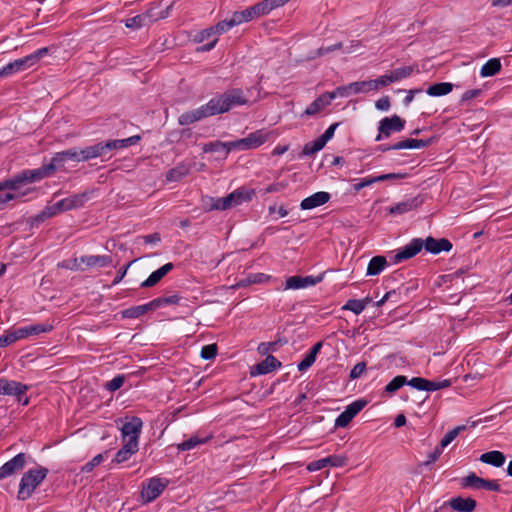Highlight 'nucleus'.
Instances as JSON below:
<instances>
[{
    "mask_svg": "<svg viewBox=\"0 0 512 512\" xmlns=\"http://www.w3.org/2000/svg\"><path fill=\"white\" fill-rule=\"evenodd\" d=\"M157 303H153L152 301L138 306H133L130 308H127L121 312V316L124 319H136L140 316L146 314L149 311L155 310V305Z\"/></svg>",
    "mask_w": 512,
    "mask_h": 512,
    "instance_id": "obj_27",
    "label": "nucleus"
},
{
    "mask_svg": "<svg viewBox=\"0 0 512 512\" xmlns=\"http://www.w3.org/2000/svg\"><path fill=\"white\" fill-rule=\"evenodd\" d=\"M139 140L140 136L135 135L125 139H113L108 140L106 142H98L94 145H91L93 157H102L112 150L127 148L129 146L137 144Z\"/></svg>",
    "mask_w": 512,
    "mask_h": 512,
    "instance_id": "obj_4",
    "label": "nucleus"
},
{
    "mask_svg": "<svg viewBox=\"0 0 512 512\" xmlns=\"http://www.w3.org/2000/svg\"><path fill=\"white\" fill-rule=\"evenodd\" d=\"M334 100L332 92H326L317 97L304 111L303 115L313 116L321 112Z\"/></svg>",
    "mask_w": 512,
    "mask_h": 512,
    "instance_id": "obj_19",
    "label": "nucleus"
},
{
    "mask_svg": "<svg viewBox=\"0 0 512 512\" xmlns=\"http://www.w3.org/2000/svg\"><path fill=\"white\" fill-rule=\"evenodd\" d=\"M371 302V298L366 297L362 300L349 299L346 304L342 307L343 310L352 311L354 314L359 315L364 311L366 306Z\"/></svg>",
    "mask_w": 512,
    "mask_h": 512,
    "instance_id": "obj_37",
    "label": "nucleus"
},
{
    "mask_svg": "<svg viewBox=\"0 0 512 512\" xmlns=\"http://www.w3.org/2000/svg\"><path fill=\"white\" fill-rule=\"evenodd\" d=\"M201 357L205 360L214 359L217 355V346L216 344L205 345L201 349L200 353Z\"/></svg>",
    "mask_w": 512,
    "mask_h": 512,
    "instance_id": "obj_52",
    "label": "nucleus"
},
{
    "mask_svg": "<svg viewBox=\"0 0 512 512\" xmlns=\"http://www.w3.org/2000/svg\"><path fill=\"white\" fill-rule=\"evenodd\" d=\"M322 280H323L322 275H319L316 277H314V276L302 277V276L295 275V276L288 277L286 279L285 289H293V290L303 289V288H307L310 286H314V285L320 283Z\"/></svg>",
    "mask_w": 512,
    "mask_h": 512,
    "instance_id": "obj_14",
    "label": "nucleus"
},
{
    "mask_svg": "<svg viewBox=\"0 0 512 512\" xmlns=\"http://www.w3.org/2000/svg\"><path fill=\"white\" fill-rule=\"evenodd\" d=\"M232 141L230 142H221V141H213L204 144L203 151L205 153H221L224 158L232 151L235 150V147H232Z\"/></svg>",
    "mask_w": 512,
    "mask_h": 512,
    "instance_id": "obj_29",
    "label": "nucleus"
},
{
    "mask_svg": "<svg viewBox=\"0 0 512 512\" xmlns=\"http://www.w3.org/2000/svg\"><path fill=\"white\" fill-rule=\"evenodd\" d=\"M174 268L173 263H166L156 271L152 272L149 277L141 283L142 288L155 286L161 279L166 276Z\"/></svg>",
    "mask_w": 512,
    "mask_h": 512,
    "instance_id": "obj_25",
    "label": "nucleus"
},
{
    "mask_svg": "<svg viewBox=\"0 0 512 512\" xmlns=\"http://www.w3.org/2000/svg\"><path fill=\"white\" fill-rule=\"evenodd\" d=\"M143 422L139 417L126 418V422L121 427V434L124 442L135 443L139 445V436L142 430Z\"/></svg>",
    "mask_w": 512,
    "mask_h": 512,
    "instance_id": "obj_6",
    "label": "nucleus"
},
{
    "mask_svg": "<svg viewBox=\"0 0 512 512\" xmlns=\"http://www.w3.org/2000/svg\"><path fill=\"white\" fill-rule=\"evenodd\" d=\"M367 405V401L358 399L350 403L346 409L336 418V427H346L351 420Z\"/></svg>",
    "mask_w": 512,
    "mask_h": 512,
    "instance_id": "obj_11",
    "label": "nucleus"
},
{
    "mask_svg": "<svg viewBox=\"0 0 512 512\" xmlns=\"http://www.w3.org/2000/svg\"><path fill=\"white\" fill-rule=\"evenodd\" d=\"M29 389L30 386L21 382L0 378V394L15 396L17 401H21V396H24Z\"/></svg>",
    "mask_w": 512,
    "mask_h": 512,
    "instance_id": "obj_10",
    "label": "nucleus"
},
{
    "mask_svg": "<svg viewBox=\"0 0 512 512\" xmlns=\"http://www.w3.org/2000/svg\"><path fill=\"white\" fill-rule=\"evenodd\" d=\"M462 486L464 488H473L476 490L485 489L496 492L501 490L500 485L496 480H487L477 476L475 473H470L462 478Z\"/></svg>",
    "mask_w": 512,
    "mask_h": 512,
    "instance_id": "obj_8",
    "label": "nucleus"
},
{
    "mask_svg": "<svg viewBox=\"0 0 512 512\" xmlns=\"http://www.w3.org/2000/svg\"><path fill=\"white\" fill-rule=\"evenodd\" d=\"M139 449V445L130 442H124L123 447L116 453L113 459L114 463L120 464L126 462L130 457L135 454Z\"/></svg>",
    "mask_w": 512,
    "mask_h": 512,
    "instance_id": "obj_31",
    "label": "nucleus"
},
{
    "mask_svg": "<svg viewBox=\"0 0 512 512\" xmlns=\"http://www.w3.org/2000/svg\"><path fill=\"white\" fill-rule=\"evenodd\" d=\"M466 429L465 425H460L452 430L448 431L442 440L440 441V446L442 449L448 446L458 435L460 432L464 431Z\"/></svg>",
    "mask_w": 512,
    "mask_h": 512,
    "instance_id": "obj_45",
    "label": "nucleus"
},
{
    "mask_svg": "<svg viewBox=\"0 0 512 512\" xmlns=\"http://www.w3.org/2000/svg\"><path fill=\"white\" fill-rule=\"evenodd\" d=\"M268 139V134L263 130H257L250 133L247 137L232 141V147L235 150H249L254 149L264 144Z\"/></svg>",
    "mask_w": 512,
    "mask_h": 512,
    "instance_id": "obj_7",
    "label": "nucleus"
},
{
    "mask_svg": "<svg viewBox=\"0 0 512 512\" xmlns=\"http://www.w3.org/2000/svg\"><path fill=\"white\" fill-rule=\"evenodd\" d=\"M415 66H403L396 68L390 72V82H397L404 78L409 77L416 69Z\"/></svg>",
    "mask_w": 512,
    "mask_h": 512,
    "instance_id": "obj_40",
    "label": "nucleus"
},
{
    "mask_svg": "<svg viewBox=\"0 0 512 512\" xmlns=\"http://www.w3.org/2000/svg\"><path fill=\"white\" fill-rule=\"evenodd\" d=\"M15 342V337L11 330L5 332L4 335L0 336V347H7Z\"/></svg>",
    "mask_w": 512,
    "mask_h": 512,
    "instance_id": "obj_63",
    "label": "nucleus"
},
{
    "mask_svg": "<svg viewBox=\"0 0 512 512\" xmlns=\"http://www.w3.org/2000/svg\"><path fill=\"white\" fill-rule=\"evenodd\" d=\"M156 18L152 15L150 11H147L143 14L136 15L132 18H128L125 20V26L129 29L137 30L144 26L149 25L153 21H155Z\"/></svg>",
    "mask_w": 512,
    "mask_h": 512,
    "instance_id": "obj_26",
    "label": "nucleus"
},
{
    "mask_svg": "<svg viewBox=\"0 0 512 512\" xmlns=\"http://www.w3.org/2000/svg\"><path fill=\"white\" fill-rule=\"evenodd\" d=\"M453 84L450 82H441L430 85L427 94L433 97H439L449 94L453 90Z\"/></svg>",
    "mask_w": 512,
    "mask_h": 512,
    "instance_id": "obj_36",
    "label": "nucleus"
},
{
    "mask_svg": "<svg viewBox=\"0 0 512 512\" xmlns=\"http://www.w3.org/2000/svg\"><path fill=\"white\" fill-rule=\"evenodd\" d=\"M235 24L230 18L229 20H223L218 22L216 25L211 26L215 35L223 34L227 31H229L232 27H234Z\"/></svg>",
    "mask_w": 512,
    "mask_h": 512,
    "instance_id": "obj_49",
    "label": "nucleus"
},
{
    "mask_svg": "<svg viewBox=\"0 0 512 512\" xmlns=\"http://www.w3.org/2000/svg\"><path fill=\"white\" fill-rule=\"evenodd\" d=\"M211 36H215V34H214L212 27H209L207 29L199 31L195 35L194 41L197 43H201V42L205 41L206 39L210 38Z\"/></svg>",
    "mask_w": 512,
    "mask_h": 512,
    "instance_id": "obj_58",
    "label": "nucleus"
},
{
    "mask_svg": "<svg viewBox=\"0 0 512 512\" xmlns=\"http://www.w3.org/2000/svg\"><path fill=\"white\" fill-rule=\"evenodd\" d=\"M423 244L424 242L420 238L412 239L404 247L397 250L396 254L394 255L393 262L397 264L414 257L422 250Z\"/></svg>",
    "mask_w": 512,
    "mask_h": 512,
    "instance_id": "obj_12",
    "label": "nucleus"
},
{
    "mask_svg": "<svg viewBox=\"0 0 512 512\" xmlns=\"http://www.w3.org/2000/svg\"><path fill=\"white\" fill-rule=\"evenodd\" d=\"M255 192L253 189L239 188L228 194L231 198L232 207L238 206L244 202L251 201Z\"/></svg>",
    "mask_w": 512,
    "mask_h": 512,
    "instance_id": "obj_32",
    "label": "nucleus"
},
{
    "mask_svg": "<svg viewBox=\"0 0 512 512\" xmlns=\"http://www.w3.org/2000/svg\"><path fill=\"white\" fill-rule=\"evenodd\" d=\"M62 211H63L62 209L58 208V206H57V202H56L54 205L46 207V208L41 212V214L39 215V217H40L41 219H44V218H50V217H52V216H54V215H56L57 213L62 212Z\"/></svg>",
    "mask_w": 512,
    "mask_h": 512,
    "instance_id": "obj_59",
    "label": "nucleus"
},
{
    "mask_svg": "<svg viewBox=\"0 0 512 512\" xmlns=\"http://www.w3.org/2000/svg\"><path fill=\"white\" fill-rule=\"evenodd\" d=\"M348 457L345 455H330L328 457L312 461L308 464L309 471H318L327 466L330 467H343L346 465Z\"/></svg>",
    "mask_w": 512,
    "mask_h": 512,
    "instance_id": "obj_13",
    "label": "nucleus"
},
{
    "mask_svg": "<svg viewBox=\"0 0 512 512\" xmlns=\"http://www.w3.org/2000/svg\"><path fill=\"white\" fill-rule=\"evenodd\" d=\"M79 258H73L64 260L61 263L58 264V267L65 268L68 270H78L79 269Z\"/></svg>",
    "mask_w": 512,
    "mask_h": 512,
    "instance_id": "obj_60",
    "label": "nucleus"
},
{
    "mask_svg": "<svg viewBox=\"0 0 512 512\" xmlns=\"http://www.w3.org/2000/svg\"><path fill=\"white\" fill-rule=\"evenodd\" d=\"M370 85L371 84H367V81L352 82L348 85H343V86L337 87L334 91H332V94H334V99L336 97H345L346 98L353 94L368 92L369 91L368 86H370Z\"/></svg>",
    "mask_w": 512,
    "mask_h": 512,
    "instance_id": "obj_16",
    "label": "nucleus"
},
{
    "mask_svg": "<svg viewBox=\"0 0 512 512\" xmlns=\"http://www.w3.org/2000/svg\"><path fill=\"white\" fill-rule=\"evenodd\" d=\"M79 162L94 159L91 146L78 149Z\"/></svg>",
    "mask_w": 512,
    "mask_h": 512,
    "instance_id": "obj_62",
    "label": "nucleus"
},
{
    "mask_svg": "<svg viewBox=\"0 0 512 512\" xmlns=\"http://www.w3.org/2000/svg\"><path fill=\"white\" fill-rule=\"evenodd\" d=\"M479 460L494 467H501L504 465L506 457L501 451L493 450L483 453Z\"/></svg>",
    "mask_w": 512,
    "mask_h": 512,
    "instance_id": "obj_34",
    "label": "nucleus"
},
{
    "mask_svg": "<svg viewBox=\"0 0 512 512\" xmlns=\"http://www.w3.org/2000/svg\"><path fill=\"white\" fill-rule=\"evenodd\" d=\"M365 370H366V363L359 362L351 369L349 377L351 379H357L360 376H362V374L365 372Z\"/></svg>",
    "mask_w": 512,
    "mask_h": 512,
    "instance_id": "obj_57",
    "label": "nucleus"
},
{
    "mask_svg": "<svg viewBox=\"0 0 512 512\" xmlns=\"http://www.w3.org/2000/svg\"><path fill=\"white\" fill-rule=\"evenodd\" d=\"M407 384L417 390L425 391L426 379L422 377H413L411 380L407 382Z\"/></svg>",
    "mask_w": 512,
    "mask_h": 512,
    "instance_id": "obj_61",
    "label": "nucleus"
},
{
    "mask_svg": "<svg viewBox=\"0 0 512 512\" xmlns=\"http://www.w3.org/2000/svg\"><path fill=\"white\" fill-rule=\"evenodd\" d=\"M180 299H181L180 296L175 294V295H171V296H167V297H160V298L153 299L152 302L157 303L155 305V310H156L163 305L178 304Z\"/></svg>",
    "mask_w": 512,
    "mask_h": 512,
    "instance_id": "obj_48",
    "label": "nucleus"
},
{
    "mask_svg": "<svg viewBox=\"0 0 512 512\" xmlns=\"http://www.w3.org/2000/svg\"><path fill=\"white\" fill-rule=\"evenodd\" d=\"M231 198L232 197H229L228 195L217 199L211 198L210 200L212 204L210 206V210H226L232 208Z\"/></svg>",
    "mask_w": 512,
    "mask_h": 512,
    "instance_id": "obj_46",
    "label": "nucleus"
},
{
    "mask_svg": "<svg viewBox=\"0 0 512 512\" xmlns=\"http://www.w3.org/2000/svg\"><path fill=\"white\" fill-rule=\"evenodd\" d=\"M421 196L412 197L389 207L388 211L392 215H401L413 211L423 204Z\"/></svg>",
    "mask_w": 512,
    "mask_h": 512,
    "instance_id": "obj_17",
    "label": "nucleus"
},
{
    "mask_svg": "<svg viewBox=\"0 0 512 512\" xmlns=\"http://www.w3.org/2000/svg\"><path fill=\"white\" fill-rule=\"evenodd\" d=\"M27 331V338L30 336L39 335L41 333L50 332L53 329V326L49 323H37L31 324L28 326H24Z\"/></svg>",
    "mask_w": 512,
    "mask_h": 512,
    "instance_id": "obj_42",
    "label": "nucleus"
},
{
    "mask_svg": "<svg viewBox=\"0 0 512 512\" xmlns=\"http://www.w3.org/2000/svg\"><path fill=\"white\" fill-rule=\"evenodd\" d=\"M168 481L161 478L153 477L149 480L147 485L143 486L141 497L144 502H151L158 498L160 494L167 487Z\"/></svg>",
    "mask_w": 512,
    "mask_h": 512,
    "instance_id": "obj_9",
    "label": "nucleus"
},
{
    "mask_svg": "<svg viewBox=\"0 0 512 512\" xmlns=\"http://www.w3.org/2000/svg\"><path fill=\"white\" fill-rule=\"evenodd\" d=\"M17 72L18 71L16 70V65L14 64V62H9L7 65L3 66L0 69V78L10 76Z\"/></svg>",
    "mask_w": 512,
    "mask_h": 512,
    "instance_id": "obj_64",
    "label": "nucleus"
},
{
    "mask_svg": "<svg viewBox=\"0 0 512 512\" xmlns=\"http://www.w3.org/2000/svg\"><path fill=\"white\" fill-rule=\"evenodd\" d=\"M79 260L88 268L106 267L112 263V257L109 255H86L81 256Z\"/></svg>",
    "mask_w": 512,
    "mask_h": 512,
    "instance_id": "obj_28",
    "label": "nucleus"
},
{
    "mask_svg": "<svg viewBox=\"0 0 512 512\" xmlns=\"http://www.w3.org/2000/svg\"><path fill=\"white\" fill-rule=\"evenodd\" d=\"M331 196L328 192L319 191L303 199L300 203L302 210H310L326 204Z\"/></svg>",
    "mask_w": 512,
    "mask_h": 512,
    "instance_id": "obj_20",
    "label": "nucleus"
},
{
    "mask_svg": "<svg viewBox=\"0 0 512 512\" xmlns=\"http://www.w3.org/2000/svg\"><path fill=\"white\" fill-rule=\"evenodd\" d=\"M279 367H281V362L274 356L268 355L263 361L253 366L251 374L264 375L276 370Z\"/></svg>",
    "mask_w": 512,
    "mask_h": 512,
    "instance_id": "obj_22",
    "label": "nucleus"
},
{
    "mask_svg": "<svg viewBox=\"0 0 512 512\" xmlns=\"http://www.w3.org/2000/svg\"><path fill=\"white\" fill-rule=\"evenodd\" d=\"M387 265L384 256H374L368 263L367 275L375 276L380 274Z\"/></svg>",
    "mask_w": 512,
    "mask_h": 512,
    "instance_id": "obj_39",
    "label": "nucleus"
},
{
    "mask_svg": "<svg viewBox=\"0 0 512 512\" xmlns=\"http://www.w3.org/2000/svg\"><path fill=\"white\" fill-rule=\"evenodd\" d=\"M432 140H422V139H406L399 141L392 145V148L395 150L401 149H421L427 147L431 144Z\"/></svg>",
    "mask_w": 512,
    "mask_h": 512,
    "instance_id": "obj_33",
    "label": "nucleus"
},
{
    "mask_svg": "<svg viewBox=\"0 0 512 512\" xmlns=\"http://www.w3.org/2000/svg\"><path fill=\"white\" fill-rule=\"evenodd\" d=\"M405 120L398 115L392 117H385L379 122V133L376 136V141H381L388 138L394 132H401L405 127Z\"/></svg>",
    "mask_w": 512,
    "mask_h": 512,
    "instance_id": "obj_5",
    "label": "nucleus"
},
{
    "mask_svg": "<svg viewBox=\"0 0 512 512\" xmlns=\"http://www.w3.org/2000/svg\"><path fill=\"white\" fill-rule=\"evenodd\" d=\"M103 461V455L102 454H98L96 455L95 457H93V459L89 462H87L83 467H82V472H86V473H89L91 471H93V469L98 466L101 462Z\"/></svg>",
    "mask_w": 512,
    "mask_h": 512,
    "instance_id": "obj_55",
    "label": "nucleus"
},
{
    "mask_svg": "<svg viewBox=\"0 0 512 512\" xmlns=\"http://www.w3.org/2000/svg\"><path fill=\"white\" fill-rule=\"evenodd\" d=\"M189 173V165L180 163L166 173V180L169 182H177L181 180L183 177L187 176Z\"/></svg>",
    "mask_w": 512,
    "mask_h": 512,
    "instance_id": "obj_35",
    "label": "nucleus"
},
{
    "mask_svg": "<svg viewBox=\"0 0 512 512\" xmlns=\"http://www.w3.org/2000/svg\"><path fill=\"white\" fill-rule=\"evenodd\" d=\"M325 145L326 143L322 140V138L318 137L314 141L308 142L304 145L302 154L305 156H311L322 150Z\"/></svg>",
    "mask_w": 512,
    "mask_h": 512,
    "instance_id": "obj_43",
    "label": "nucleus"
},
{
    "mask_svg": "<svg viewBox=\"0 0 512 512\" xmlns=\"http://www.w3.org/2000/svg\"><path fill=\"white\" fill-rule=\"evenodd\" d=\"M55 167L50 161L49 164H44L37 169L23 170L14 177L2 181L5 189L16 190L22 185L40 181L54 174Z\"/></svg>",
    "mask_w": 512,
    "mask_h": 512,
    "instance_id": "obj_2",
    "label": "nucleus"
},
{
    "mask_svg": "<svg viewBox=\"0 0 512 512\" xmlns=\"http://www.w3.org/2000/svg\"><path fill=\"white\" fill-rule=\"evenodd\" d=\"M210 437L207 438H199L198 436H193L190 439L183 441L182 443L177 444V449L179 451H188L192 450L198 445L204 444L208 442Z\"/></svg>",
    "mask_w": 512,
    "mask_h": 512,
    "instance_id": "obj_41",
    "label": "nucleus"
},
{
    "mask_svg": "<svg viewBox=\"0 0 512 512\" xmlns=\"http://www.w3.org/2000/svg\"><path fill=\"white\" fill-rule=\"evenodd\" d=\"M447 504L457 512H473L477 506L476 501L470 497H453Z\"/></svg>",
    "mask_w": 512,
    "mask_h": 512,
    "instance_id": "obj_23",
    "label": "nucleus"
},
{
    "mask_svg": "<svg viewBox=\"0 0 512 512\" xmlns=\"http://www.w3.org/2000/svg\"><path fill=\"white\" fill-rule=\"evenodd\" d=\"M124 382H125L124 375H117L112 380H110L109 382H107L105 384V388L110 392H114V391L120 389L123 386Z\"/></svg>",
    "mask_w": 512,
    "mask_h": 512,
    "instance_id": "obj_50",
    "label": "nucleus"
},
{
    "mask_svg": "<svg viewBox=\"0 0 512 512\" xmlns=\"http://www.w3.org/2000/svg\"><path fill=\"white\" fill-rule=\"evenodd\" d=\"M232 21L234 22L235 26L240 25L242 23L248 22L253 19L251 13L249 12L248 8L243 11H236L233 13L231 17Z\"/></svg>",
    "mask_w": 512,
    "mask_h": 512,
    "instance_id": "obj_47",
    "label": "nucleus"
},
{
    "mask_svg": "<svg viewBox=\"0 0 512 512\" xmlns=\"http://www.w3.org/2000/svg\"><path fill=\"white\" fill-rule=\"evenodd\" d=\"M26 464V454L19 453L11 460L7 461L0 467V480L13 475L15 472L20 471Z\"/></svg>",
    "mask_w": 512,
    "mask_h": 512,
    "instance_id": "obj_15",
    "label": "nucleus"
},
{
    "mask_svg": "<svg viewBox=\"0 0 512 512\" xmlns=\"http://www.w3.org/2000/svg\"><path fill=\"white\" fill-rule=\"evenodd\" d=\"M87 200V193L75 194L57 202L58 208L63 211L82 207Z\"/></svg>",
    "mask_w": 512,
    "mask_h": 512,
    "instance_id": "obj_24",
    "label": "nucleus"
},
{
    "mask_svg": "<svg viewBox=\"0 0 512 512\" xmlns=\"http://www.w3.org/2000/svg\"><path fill=\"white\" fill-rule=\"evenodd\" d=\"M66 160L79 162L78 148H72L56 153L51 159V162L55 167V170H57V168L63 165Z\"/></svg>",
    "mask_w": 512,
    "mask_h": 512,
    "instance_id": "obj_30",
    "label": "nucleus"
},
{
    "mask_svg": "<svg viewBox=\"0 0 512 512\" xmlns=\"http://www.w3.org/2000/svg\"><path fill=\"white\" fill-rule=\"evenodd\" d=\"M406 173H388V174H382L379 176H374L376 183L386 181V180H399L406 178Z\"/></svg>",
    "mask_w": 512,
    "mask_h": 512,
    "instance_id": "obj_54",
    "label": "nucleus"
},
{
    "mask_svg": "<svg viewBox=\"0 0 512 512\" xmlns=\"http://www.w3.org/2000/svg\"><path fill=\"white\" fill-rule=\"evenodd\" d=\"M423 242V247L432 254H439L442 251L448 252L452 249V243L445 238L435 239L429 236Z\"/></svg>",
    "mask_w": 512,
    "mask_h": 512,
    "instance_id": "obj_21",
    "label": "nucleus"
},
{
    "mask_svg": "<svg viewBox=\"0 0 512 512\" xmlns=\"http://www.w3.org/2000/svg\"><path fill=\"white\" fill-rule=\"evenodd\" d=\"M48 52L49 49L47 47H43L30 55L14 60L13 62L16 65V70L20 72L34 66L42 57L48 54Z\"/></svg>",
    "mask_w": 512,
    "mask_h": 512,
    "instance_id": "obj_18",
    "label": "nucleus"
},
{
    "mask_svg": "<svg viewBox=\"0 0 512 512\" xmlns=\"http://www.w3.org/2000/svg\"><path fill=\"white\" fill-rule=\"evenodd\" d=\"M316 360V357L313 356L311 353H308L304 359L299 362L298 364V370L301 372L306 371L309 367H311Z\"/></svg>",
    "mask_w": 512,
    "mask_h": 512,
    "instance_id": "obj_56",
    "label": "nucleus"
},
{
    "mask_svg": "<svg viewBox=\"0 0 512 512\" xmlns=\"http://www.w3.org/2000/svg\"><path fill=\"white\" fill-rule=\"evenodd\" d=\"M249 100L240 88H233L219 94L201 107L182 113L178 122L180 125H190L204 118L228 112L233 106L248 104Z\"/></svg>",
    "mask_w": 512,
    "mask_h": 512,
    "instance_id": "obj_1",
    "label": "nucleus"
},
{
    "mask_svg": "<svg viewBox=\"0 0 512 512\" xmlns=\"http://www.w3.org/2000/svg\"><path fill=\"white\" fill-rule=\"evenodd\" d=\"M389 79H390V73L380 76L379 78H377L375 80H368L367 84H372V85L368 86L369 91L377 90L379 88V86H386L387 84L391 83Z\"/></svg>",
    "mask_w": 512,
    "mask_h": 512,
    "instance_id": "obj_51",
    "label": "nucleus"
},
{
    "mask_svg": "<svg viewBox=\"0 0 512 512\" xmlns=\"http://www.w3.org/2000/svg\"><path fill=\"white\" fill-rule=\"evenodd\" d=\"M408 380L406 376L398 375L394 377L385 387V391L392 394L407 384Z\"/></svg>",
    "mask_w": 512,
    "mask_h": 512,
    "instance_id": "obj_44",
    "label": "nucleus"
},
{
    "mask_svg": "<svg viewBox=\"0 0 512 512\" xmlns=\"http://www.w3.org/2000/svg\"><path fill=\"white\" fill-rule=\"evenodd\" d=\"M376 183V180H375V177L374 176H369V177H365L361 180H359V182L355 183L353 186H352V189L355 193L359 192L361 189L365 188V187H368L372 184Z\"/></svg>",
    "mask_w": 512,
    "mask_h": 512,
    "instance_id": "obj_53",
    "label": "nucleus"
},
{
    "mask_svg": "<svg viewBox=\"0 0 512 512\" xmlns=\"http://www.w3.org/2000/svg\"><path fill=\"white\" fill-rule=\"evenodd\" d=\"M48 474V469L40 467L30 469L25 472L19 483L18 499L25 501L31 497L35 489L44 481Z\"/></svg>",
    "mask_w": 512,
    "mask_h": 512,
    "instance_id": "obj_3",
    "label": "nucleus"
},
{
    "mask_svg": "<svg viewBox=\"0 0 512 512\" xmlns=\"http://www.w3.org/2000/svg\"><path fill=\"white\" fill-rule=\"evenodd\" d=\"M501 62L498 58L489 59L480 70L482 77H491L496 75L501 70Z\"/></svg>",
    "mask_w": 512,
    "mask_h": 512,
    "instance_id": "obj_38",
    "label": "nucleus"
}]
</instances>
